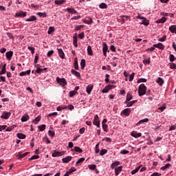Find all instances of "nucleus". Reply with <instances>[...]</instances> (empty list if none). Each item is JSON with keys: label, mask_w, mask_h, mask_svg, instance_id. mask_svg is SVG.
Here are the masks:
<instances>
[{"label": "nucleus", "mask_w": 176, "mask_h": 176, "mask_svg": "<svg viewBox=\"0 0 176 176\" xmlns=\"http://www.w3.org/2000/svg\"><path fill=\"white\" fill-rule=\"evenodd\" d=\"M153 46L154 47H157V49H160L161 50H163V49H164V45L162 43H160L158 44H154Z\"/></svg>", "instance_id": "nucleus-23"}, {"label": "nucleus", "mask_w": 176, "mask_h": 176, "mask_svg": "<svg viewBox=\"0 0 176 176\" xmlns=\"http://www.w3.org/2000/svg\"><path fill=\"white\" fill-rule=\"evenodd\" d=\"M72 152H78V153H82L83 150L78 146H74V148L72 149Z\"/></svg>", "instance_id": "nucleus-15"}, {"label": "nucleus", "mask_w": 176, "mask_h": 176, "mask_svg": "<svg viewBox=\"0 0 176 176\" xmlns=\"http://www.w3.org/2000/svg\"><path fill=\"white\" fill-rule=\"evenodd\" d=\"M56 82L60 85L62 87H65V86H67V80L65 78H60V77H57Z\"/></svg>", "instance_id": "nucleus-3"}, {"label": "nucleus", "mask_w": 176, "mask_h": 176, "mask_svg": "<svg viewBox=\"0 0 176 176\" xmlns=\"http://www.w3.org/2000/svg\"><path fill=\"white\" fill-rule=\"evenodd\" d=\"M138 94L140 97H142V96H144V94H146V86H145V84H141L139 86Z\"/></svg>", "instance_id": "nucleus-1"}, {"label": "nucleus", "mask_w": 176, "mask_h": 176, "mask_svg": "<svg viewBox=\"0 0 176 176\" xmlns=\"http://www.w3.org/2000/svg\"><path fill=\"white\" fill-rule=\"evenodd\" d=\"M99 8L100 9H107V8H108V6L105 3H102L99 5Z\"/></svg>", "instance_id": "nucleus-40"}, {"label": "nucleus", "mask_w": 176, "mask_h": 176, "mask_svg": "<svg viewBox=\"0 0 176 176\" xmlns=\"http://www.w3.org/2000/svg\"><path fill=\"white\" fill-rule=\"evenodd\" d=\"M87 54H88L89 56H93V54H94L93 53V50L91 49V46H90V45H89V46L87 47Z\"/></svg>", "instance_id": "nucleus-27"}, {"label": "nucleus", "mask_w": 176, "mask_h": 176, "mask_svg": "<svg viewBox=\"0 0 176 176\" xmlns=\"http://www.w3.org/2000/svg\"><path fill=\"white\" fill-rule=\"evenodd\" d=\"M135 75V73H132V74L129 76V82H133V80L134 79Z\"/></svg>", "instance_id": "nucleus-55"}, {"label": "nucleus", "mask_w": 176, "mask_h": 176, "mask_svg": "<svg viewBox=\"0 0 176 176\" xmlns=\"http://www.w3.org/2000/svg\"><path fill=\"white\" fill-rule=\"evenodd\" d=\"M175 60H176L175 56L173 54H170L169 56V60L170 61V63H174Z\"/></svg>", "instance_id": "nucleus-44"}, {"label": "nucleus", "mask_w": 176, "mask_h": 176, "mask_svg": "<svg viewBox=\"0 0 176 176\" xmlns=\"http://www.w3.org/2000/svg\"><path fill=\"white\" fill-rule=\"evenodd\" d=\"M16 137H18L19 140H24L27 136L23 133H17Z\"/></svg>", "instance_id": "nucleus-33"}, {"label": "nucleus", "mask_w": 176, "mask_h": 176, "mask_svg": "<svg viewBox=\"0 0 176 176\" xmlns=\"http://www.w3.org/2000/svg\"><path fill=\"white\" fill-rule=\"evenodd\" d=\"M102 46H103V48H102L103 55L104 56V57H107V52H109L108 50V45H107V43H103Z\"/></svg>", "instance_id": "nucleus-11"}, {"label": "nucleus", "mask_w": 176, "mask_h": 176, "mask_svg": "<svg viewBox=\"0 0 176 176\" xmlns=\"http://www.w3.org/2000/svg\"><path fill=\"white\" fill-rule=\"evenodd\" d=\"M140 168H141V166L137 167L135 169L131 171V174L132 175H134V174H137V173H138V171H140Z\"/></svg>", "instance_id": "nucleus-32"}, {"label": "nucleus", "mask_w": 176, "mask_h": 176, "mask_svg": "<svg viewBox=\"0 0 176 176\" xmlns=\"http://www.w3.org/2000/svg\"><path fill=\"white\" fill-rule=\"evenodd\" d=\"M126 99V101H131V100H133V95H131L130 93H128Z\"/></svg>", "instance_id": "nucleus-39"}, {"label": "nucleus", "mask_w": 176, "mask_h": 176, "mask_svg": "<svg viewBox=\"0 0 176 176\" xmlns=\"http://www.w3.org/2000/svg\"><path fill=\"white\" fill-rule=\"evenodd\" d=\"M36 20V16H31L29 19H27L25 21H35Z\"/></svg>", "instance_id": "nucleus-38"}, {"label": "nucleus", "mask_w": 176, "mask_h": 176, "mask_svg": "<svg viewBox=\"0 0 176 176\" xmlns=\"http://www.w3.org/2000/svg\"><path fill=\"white\" fill-rule=\"evenodd\" d=\"M74 68L75 69H79V65L78 64V58H74Z\"/></svg>", "instance_id": "nucleus-34"}, {"label": "nucleus", "mask_w": 176, "mask_h": 176, "mask_svg": "<svg viewBox=\"0 0 176 176\" xmlns=\"http://www.w3.org/2000/svg\"><path fill=\"white\" fill-rule=\"evenodd\" d=\"M65 153V151H55L54 153H52V157H57L59 156H63Z\"/></svg>", "instance_id": "nucleus-7"}, {"label": "nucleus", "mask_w": 176, "mask_h": 176, "mask_svg": "<svg viewBox=\"0 0 176 176\" xmlns=\"http://www.w3.org/2000/svg\"><path fill=\"white\" fill-rule=\"evenodd\" d=\"M170 69H176V65H175V63H171L170 65Z\"/></svg>", "instance_id": "nucleus-63"}, {"label": "nucleus", "mask_w": 176, "mask_h": 176, "mask_svg": "<svg viewBox=\"0 0 176 176\" xmlns=\"http://www.w3.org/2000/svg\"><path fill=\"white\" fill-rule=\"evenodd\" d=\"M36 74H42L43 72V69H41L40 67H37L36 70Z\"/></svg>", "instance_id": "nucleus-60"}, {"label": "nucleus", "mask_w": 176, "mask_h": 176, "mask_svg": "<svg viewBox=\"0 0 176 176\" xmlns=\"http://www.w3.org/2000/svg\"><path fill=\"white\" fill-rule=\"evenodd\" d=\"M138 100H132L131 102H129L126 104V107H133V105H134V104H135V102H138Z\"/></svg>", "instance_id": "nucleus-31"}, {"label": "nucleus", "mask_w": 176, "mask_h": 176, "mask_svg": "<svg viewBox=\"0 0 176 176\" xmlns=\"http://www.w3.org/2000/svg\"><path fill=\"white\" fill-rule=\"evenodd\" d=\"M76 93H78V91H76L74 90L71 91L69 92V97H74V96H75V94H76Z\"/></svg>", "instance_id": "nucleus-57"}, {"label": "nucleus", "mask_w": 176, "mask_h": 176, "mask_svg": "<svg viewBox=\"0 0 176 176\" xmlns=\"http://www.w3.org/2000/svg\"><path fill=\"white\" fill-rule=\"evenodd\" d=\"M93 87L94 86L93 85H88L87 87H86V91L88 94H91V91L93 90Z\"/></svg>", "instance_id": "nucleus-25"}, {"label": "nucleus", "mask_w": 176, "mask_h": 176, "mask_svg": "<svg viewBox=\"0 0 176 176\" xmlns=\"http://www.w3.org/2000/svg\"><path fill=\"white\" fill-rule=\"evenodd\" d=\"M28 50L31 51L32 54H35V48L34 47L28 46Z\"/></svg>", "instance_id": "nucleus-48"}, {"label": "nucleus", "mask_w": 176, "mask_h": 176, "mask_svg": "<svg viewBox=\"0 0 176 176\" xmlns=\"http://www.w3.org/2000/svg\"><path fill=\"white\" fill-rule=\"evenodd\" d=\"M6 57L8 61L12 60V57H13V51H9L6 53Z\"/></svg>", "instance_id": "nucleus-10"}, {"label": "nucleus", "mask_w": 176, "mask_h": 176, "mask_svg": "<svg viewBox=\"0 0 176 176\" xmlns=\"http://www.w3.org/2000/svg\"><path fill=\"white\" fill-rule=\"evenodd\" d=\"M156 82L159 85V86H163L164 84V80L161 77H158L157 78Z\"/></svg>", "instance_id": "nucleus-14"}, {"label": "nucleus", "mask_w": 176, "mask_h": 176, "mask_svg": "<svg viewBox=\"0 0 176 176\" xmlns=\"http://www.w3.org/2000/svg\"><path fill=\"white\" fill-rule=\"evenodd\" d=\"M146 78H140L139 80H138V83H146Z\"/></svg>", "instance_id": "nucleus-50"}, {"label": "nucleus", "mask_w": 176, "mask_h": 176, "mask_svg": "<svg viewBox=\"0 0 176 176\" xmlns=\"http://www.w3.org/2000/svg\"><path fill=\"white\" fill-rule=\"evenodd\" d=\"M161 16H164L165 17H174V14L171 13H167V12H161L160 13Z\"/></svg>", "instance_id": "nucleus-24"}, {"label": "nucleus", "mask_w": 176, "mask_h": 176, "mask_svg": "<svg viewBox=\"0 0 176 176\" xmlns=\"http://www.w3.org/2000/svg\"><path fill=\"white\" fill-rule=\"evenodd\" d=\"M71 160H72V156H67V157L62 159L63 163H69V162H71Z\"/></svg>", "instance_id": "nucleus-16"}, {"label": "nucleus", "mask_w": 176, "mask_h": 176, "mask_svg": "<svg viewBox=\"0 0 176 176\" xmlns=\"http://www.w3.org/2000/svg\"><path fill=\"white\" fill-rule=\"evenodd\" d=\"M48 134L50 135V137H54V135H56L54 131H49Z\"/></svg>", "instance_id": "nucleus-53"}, {"label": "nucleus", "mask_w": 176, "mask_h": 176, "mask_svg": "<svg viewBox=\"0 0 176 176\" xmlns=\"http://www.w3.org/2000/svg\"><path fill=\"white\" fill-rule=\"evenodd\" d=\"M108 153V150L107 149H102L100 152V156H104V155H105V153Z\"/></svg>", "instance_id": "nucleus-47"}, {"label": "nucleus", "mask_w": 176, "mask_h": 176, "mask_svg": "<svg viewBox=\"0 0 176 176\" xmlns=\"http://www.w3.org/2000/svg\"><path fill=\"white\" fill-rule=\"evenodd\" d=\"M162 175V174L157 173V172H155L154 173H153L151 176H160Z\"/></svg>", "instance_id": "nucleus-64"}, {"label": "nucleus", "mask_w": 176, "mask_h": 176, "mask_svg": "<svg viewBox=\"0 0 176 176\" xmlns=\"http://www.w3.org/2000/svg\"><path fill=\"white\" fill-rule=\"evenodd\" d=\"M80 67H81V69H85V67H86V60L85 59L81 60Z\"/></svg>", "instance_id": "nucleus-30"}, {"label": "nucleus", "mask_w": 176, "mask_h": 176, "mask_svg": "<svg viewBox=\"0 0 176 176\" xmlns=\"http://www.w3.org/2000/svg\"><path fill=\"white\" fill-rule=\"evenodd\" d=\"M66 10L69 13H72L73 14H76V13H78V12H76V10L74 8H67Z\"/></svg>", "instance_id": "nucleus-28"}, {"label": "nucleus", "mask_w": 176, "mask_h": 176, "mask_svg": "<svg viewBox=\"0 0 176 176\" xmlns=\"http://www.w3.org/2000/svg\"><path fill=\"white\" fill-rule=\"evenodd\" d=\"M99 152H100V143H98L95 147V153H98Z\"/></svg>", "instance_id": "nucleus-45"}, {"label": "nucleus", "mask_w": 176, "mask_h": 176, "mask_svg": "<svg viewBox=\"0 0 176 176\" xmlns=\"http://www.w3.org/2000/svg\"><path fill=\"white\" fill-rule=\"evenodd\" d=\"M57 50H58V53L60 58H62L63 60H64V58H65V54H64V51L63 50V49L58 48Z\"/></svg>", "instance_id": "nucleus-5"}, {"label": "nucleus", "mask_w": 176, "mask_h": 176, "mask_svg": "<svg viewBox=\"0 0 176 176\" xmlns=\"http://www.w3.org/2000/svg\"><path fill=\"white\" fill-rule=\"evenodd\" d=\"M131 137H133L134 138H140L142 135V133H138L135 131H133L131 133Z\"/></svg>", "instance_id": "nucleus-8"}, {"label": "nucleus", "mask_w": 176, "mask_h": 176, "mask_svg": "<svg viewBox=\"0 0 176 176\" xmlns=\"http://www.w3.org/2000/svg\"><path fill=\"white\" fill-rule=\"evenodd\" d=\"M131 113V109L127 108L124 109L121 113L124 115L125 116H130V113Z\"/></svg>", "instance_id": "nucleus-12"}, {"label": "nucleus", "mask_w": 176, "mask_h": 176, "mask_svg": "<svg viewBox=\"0 0 176 176\" xmlns=\"http://www.w3.org/2000/svg\"><path fill=\"white\" fill-rule=\"evenodd\" d=\"M129 151L123 149L120 151V153L121 155H127V153H129Z\"/></svg>", "instance_id": "nucleus-59"}, {"label": "nucleus", "mask_w": 176, "mask_h": 176, "mask_svg": "<svg viewBox=\"0 0 176 176\" xmlns=\"http://www.w3.org/2000/svg\"><path fill=\"white\" fill-rule=\"evenodd\" d=\"M65 0H55L54 3L56 5H63V3H65Z\"/></svg>", "instance_id": "nucleus-29"}, {"label": "nucleus", "mask_w": 176, "mask_h": 176, "mask_svg": "<svg viewBox=\"0 0 176 176\" xmlns=\"http://www.w3.org/2000/svg\"><path fill=\"white\" fill-rule=\"evenodd\" d=\"M136 19H139L140 20H142L140 24H143V25L148 26L149 25V21L146 19V18L144 16H141V15H138L136 16Z\"/></svg>", "instance_id": "nucleus-2"}, {"label": "nucleus", "mask_w": 176, "mask_h": 176, "mask_svg": "<svg viewBox=\"0 0 176 176\" xmlns=\"http://www.w3.org/2000/svg\"><path fill=\"white\" fill-rule=\"evenodd\" d=\"M71 73L74 75L75 76H76L77 78H80V73H79L77 71H75L74 69H72L71 70Z\"/></svg>", "instance_id": "nucleus-26"}, {"label": "nucleus", "mask_w": 176, "mask_h": 176, "mask_svg": "<svg viewBox=\"0 0 176 176\" xmlns=\"http://www.w3.org/2000/svg\"><path fill=\"white\" fill-rule=\"evenodd\" d=\"M102 129L105 133H108V125L107 124H102Z\"/></svg>", "instance_id": "nucleus-49"}, {"label": "nucleus", "mask_w": 176, "mask_h": 176, "mask_svg": "<svg viewBox=\"0 0 176 176\" xmlns=\"http://www.w3.org/2000/svg\"><path fill=\"white\" fill-rule=\"evenodd\" d=\"M54 53V51L53 50H50L47 52V57H52V56L53 55V54Z\"/></svg>", "instance_id": "nucleus-61"}, {"label": "nucleus", "mask_w": 176, "mask_h": 176, "mask_svg": "<svg viewBox=\"0 0 176 176\" xmlns=\"http://www.w3.org/2000/svg\"><path fill=\"white\" fill-rule=\"evenodd\" d=\"M109 91V88L108 86H106L102 90V93H108Z\"/></svg>", "instance_id": "nucleus-52"}, {"label": "nucleus", "mask_w": 176, "mask_h": 176, "mask_svg": "<svg viewBox=\"0 0 176 176\" xmlns=\"http://www.w3.org/2000/svg\"><path fill=\"white\" fill-rule=\"evenodd\" d=\"M166 21H167V18L163 16L162 18L157 19L155 23H157V24H164Z\"/></svg>", "instance_id": "nucleus-13"}, {"label": "nucleus", "mask_w": 176, "mask_h": 176, "mask_svg": "<svg viewBox=\"0 0 176 176\" xmlns=\"http://www.w3.org/2000/svg\"><path fill=\"white\" fill-rule=\"evenodd\" d=\"M93 123L94 126H96L97 127H100V120L98 119V115H96L94 116Z\"/></svg>", "instance_id": "nucleus-6"}, {"label": "nucleus", "mask_w": 176, "mask_h": 176, "mask_svg": "<svg viewBox=\"0 0 176 176\" xmlns=\"http://www.w3.org/2000/svg\"><path fill=\"white\" fill-rule=\"evenodd\" d=\"M122 168H123V166H120L115 168V174L116 176L119 175L120 174V171H122Z\"/></svg>", "instance_id": "nucleus-19"}, {"label": "nucleus", "mask_w": 176, "mask_h": 176, "mask_svg": "<svg viewBox=\"0 0 176 176\" xmlns=\"http://www.w3.org/2000/svg\"><path fill=\"white\" fill-rule=\"evenodd\" d=\"M38 129H39L40 131H45L46 130V125L45 124H42L38 126Z\"/></svg>", "instance_id": "nucleus-35"}, {"label": "nucleus", "mask_w": 176, "mask_h": 176, "mask_svg": "<svg viewBox=\"0 0 176 176\" xmlns=\"http://www.w3.org/2000/svg\"><path fill=\"white\" fill-rule=\"evenodd\" d=\"M55 30H54V27H50L47 31V34L48 35H50L52 34V32H54Z\"/></svg>", "instance_id": "nucleus-41"}, {"label": "nucleus", "mask_w": 176, "mask_h": 176, "mask_svg": "<svg viewBox=\"0 0 176 176\" xmlns=\"http://www.w3.org/2000/svg\"><path fill=\"white\" fill-rule=\"evenodd\" d=\"M76 35L77 33H76L75 36L73 37V44L75 47H78V36Z\"/></svg>", "instance_id": "nucleus-18"}, {"label": "nucleus", "mask_w": 176, "mask_h": 176, "mask_svg": "<svg viewBox=\"0 0 176 176\" xmlns=\"http://www.w3.org/2000/svg\"><path fill=\"white\" fill-rule=\"evenodd\" d=\"M143 64H151V58H149L148 59H144L143 60Z\"/></svg>", "instance_id": "nucleus-54"}, {"label": "nucleus", "mask_w": 176, "mask_h": 176, "mask_svg": "<svg viewBox=\"0 0 176 176\" xmlns=\"http://www.w3.org/2000/svg\"><path fill=\"white\" fill-rule=\"evenodd\" d=\"M15 16L16 17H21V18H23V17H25L27 16V13L24 11H20L19 12H16L15 14Z\"/></svg>", "instance_id": "nucleus-9"}, {"label": "nucleus", "mask_w": 176, "mask_h": 176, "mask_svg": "<svg viewBox=\"0 0 176 176\" xmlns=\"http://www.w3.org/2000/svg\"><path fill=\"white\" fill-rule=\"evenodd\" d=\"M88 168H89V170H96V168H97V165L96 164L89 165Z\"/></svg>", "instance_id": "nucleus-46"}, {"label": "nucleus", "mask_w": 176, "mask_h": 176, "mask_svg": "<svg viewBox=\"0 0 176 176\" xmlns=\"http://www.w3.org/2000/svg\"><path fill=\"white\" fill-rule=\"evenodd\" d=\"M78 37L80 38V39H83V38H85V32H82L80 34H79L78 35Z\"/></svg>", "instance_id": "nucleus-62"}, {"label": "nucleus", "mask_w": 176, "mask_h": 176, "mask_svg": "<svg viewBox=\"0 0 176 176\" xmlns=\"http://www.w3.org/2000/svg\"><path fill=\"white\" fill-rule=\"evenodd\" d=\"M169 31L172 32V34H176V25H173L170 26Z\"/></svg>", "instance_id": "nucleus-22"}, {"label": "nucleus", "mask_w": 176, "mask_h": 176, "mask_svg": "<svg viewBox=\"0 0 176 176\" xmlns=\"http://www.w3.org/2000/svg\"><path fill=\"white\" fill-rule=\"evenodd\" d=\"M170 167H171V165L170 164H166L165 166L161 168V170H162V171H164V170H166V168H170Z\"/></svg>", "instance_id": "nucleus-43"}, {"label": "nucleus", "mask_w": 176, "mask_h": 176, "mask_svg": "<svg viewBox=\"0 0 176 176\" xmlns=\"http://www.w3.org/2000/svg\"><path fill=\"white\" fill-rule=\"evenodd\" d=\"M36 159H39V155H33L29 160H36Z\"/></svg>", "instance_id": "nucleus-58"}, {"label": "nucleus", "mask_w": 176, "mask_h": 176, "mask_svg": "<svg viewBox=\"0 0 176 176\" xmlns=\"http://www.w3.org/2000/svg\"><path fill=\"white\" fill-rule=\"evenodd\" d=\"M85 160V157L80 158L76 163V166H80V163H83V161Z\"/></svg>", "instance_id": "nucleus-36"}, {"label": "nucleus", "mask_w": 176, "mask_h": 176, "mask_svg": "<svg viewBox=\"0 0 176 176\" xmlns=\"http://www.w3.org/2000/svg\"><path fill=\"white\" fill-rule=\"evenodd\" d=\"M10 115H12V113L8 112V111H3L1 118V119L7 120L8 118H10Z\"/></svg>", "instance_id": "nucleus-4"}, {"label": "nucleus", "mask_w": 176, "mask_h": 176, "mask_svg": "<svg viewBox=\"0 0 176 176\" xmlns=\"http://www.w3.org/2000/svg\"><path fill=\"white\" fill-rule=\"evenodd\" d=\"M38 60H39V55L36 54L34 58V64H37Z\"/></svg>", "instance_id": "nucleus-56"}, {"label": "nucleus", "mask_w": 176, "mask_h": 176, "mask_svg": "<svg viewBox=\"0 0 176 176\" xmlns=\"http://www.w3.org/2000/svg\"><path fill=\"white\" fill-rule=\"evenodd\" d=\"M83 23H85V24H89V25H90V24H91V23H93V19H89V21H87V20H84Z\"/></svg>", "instance_id": "nucleus-51"}, {"label": "nucleus", "mask_w": 176, "mask_h": 176, "mask_svg": "<svg viewBox=\"0 0 176 176\" xmlns=\"http://www.w3.org/2000/svg\"><path fill=\"white\" fill-rule=\"evenodd\" d=\"M29 120L30 116H28V114H24L21 119V122H27Z\"/></svg>", "instance_id": "nucleus-21"}, {"label": "nucleus", "mask_w": 176, "mask_h": 176, "mask_svg": "<svg viewBox=\"0 0 176 176\" xmlns=\"http://www.w3.org/2000/svg\"><path fill=\"white\" fill-rule=\"evenodd\" d=\"M148 122H149V119H148V118H144V119L140 120L136 124V126H140V124H142V123H148Z\"/></svg>", "instance_id": "nucleus-20"}, {"label": "nucleus", "mask_w": 176, "mask_h": 176, "mask_svg": "<svg viewBox=\"0 0 176 176\" xmlns=\"http://www.w3.org/2000/svg\"><path fill=\"white\" fill-rule=\"evenodd\" d=\"M37 16H39V17H47V14L46 12H37Z\"/></svg>", "instance_id": "nucleus-37"}, {"label": "nucleus", "mask_w": 176, "mask_h": 176, "mask_svg": "<svg viewBox=\"0 0 176 176\" xmlns=\"http://www.w3.org/2000/svg\"><path fill=\"white\" fill-rule=\"evenodd\" d=\"M28 155H30V152H26L25 153L21 154V153H19L17 156H18V159H23L24 157H25V156H27Z\"/></svg>", "instance_id": "nucleus-17"}, {"label": "nucleus", "mask_w": 176, "mask_h": 176, "mask_svg": "<svg viewBox=\"0 0 176 176\" xmlns=\"http://www.w3.org/2000/svg\"><path fill=\"white\" fill-rule=\"evenodd\" d=\"M38 122H41V116H37V117L33 120V122L35 123V124H38Z\"/></svg>", "instance_id": "nucleus-42"}]
</instances>
